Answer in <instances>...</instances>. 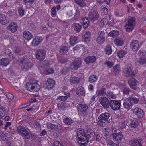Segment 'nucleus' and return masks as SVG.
<instances>
[{
  "label": "nucleus",
  "instance_id": "obj_1",
  "mask_svg": "<svg viewBox=\"0 0 146 146\" xmlns=\"http://www.w3.org/2000/svg\"><path fill=\"white\" fill-rule=\"evenodd\" d=\"M80 128H78L77 130V139L78 144L80 146H86L88 143V140L85 139V133L83 129L79 130Z\"/></svg>",
  "mask_w": 146,
  "mask_h": 146
},
{
  "label": "nucleus",
  "instance_id": "obj_2",
  "mask_svg": "<svg viewBox=\"0 0 146 146\" xmlns=\"http://www.w3.org/2000/svg\"><path fill=\"white\" fill-rule=\"evenodd\" d=\"M76 108L78 114L80 115L83 116L84 118L87 117L88 113L87 111L88 106L87 105L79 103Z\"/></svg>",
  "mask_w": 146,
  "mask_h": 146
},
{
  "label": "nucleus",
  "instance_id": "obj_3",
  "mask_svg": "<svg viewBox=\"0 0 146 146\" xmlns=\"http://www.w3.org/2000/svg\"><path fill=\"white\" fill-rule=\"evenodd\" d=\"M135 24V19L134 17L129 18L126 22L124 28L126 29L127 32H130L132 31L134 28Z\"/></svg>",
  "mask_w": 146,
  "mask_h": 146
},
{
  "label": "nucleus",
  "instance_id": "obj_4",
  "mask_svg": "<svg viewBox=\"0 0 146 146\" xmlns=\"http://www.w3.org/2000/svg\"><path fill=\"white\" fill-rule=\"evenodd\" d=\"M132 71V66L131 64H129L123 68V72L125 74L126 77L133 78L135 76V74L134 72Z\"/></svg>",
  "mask_w": 146,
  "mask_h": 146
},
{
  "label": "nucleus",
  "instance_id": "obj_5",
  "mask_svg": "<svg viewBox=\"0 0 146 146\" xmlns=\"http://www.w3.org/2000/svg\"><path fill=\"white\" fill-rule=\"evenodd\" d=\"M26 88L29 91L35 92L38 91L40 88L39 84L37 83L28 82L26 85Z\"/></svg>",
  "mask_w": 146,
  "mask_h": 146
},
{
  "label": "nucleus",
  "instance_id": "obj_6",
  "mask_svg": "<svg viewBox=\"0 0 146 146\" xmlns=\"http://www.w3.org/2000/svg\"><path fill=\"white\" fill-rule=\"evenodd\" d=\"M89 20L94 22L99 18V15L98 12L94 10H91L88 14Z\"/></svg>",
  "mask_w": 146,
  "mask_h": 146
},
{
  "label": "nucleus",
  "instance_id": "obj_7",
  "mask_svg": "<svg viewBox=\"0 0 146 146\" xmlns=\"http://www.w3.org/2000/svg\"><path fill=\"white\" fill-rule=\"evenodd\" d=\"M99 101L102 107L104 108L107 109L110 106L111 100L110 101L106 97H101L99 98Z\"/></svg>",
  "mask_w": 146,
  "mask_h": 146
},
{
  "label": "nucleus",
  "instance_id": "obj_8",
  "mask_svg": "<svg viewBox=\"0 0 146 146\" xmlns=\"http://www.w3.org/2000/svg\"><path fill=\"white\" fill-rule=\"evenodd\" d=\"M82 64V61L80 60L75 59L70 64L69 68L72 70H76L80 68Z\"/></svg>",
  "mask_w": 146,
  "mask_h": 146
},
{
  "label": "nucleus",
  "instance_id": "obj_9",
  "mask_svg": "<svg viewBox=\"0 0 146 146\" xmlns=\"http://www.w3.org/2000/svg\"><path fill=\"white\" fill-rule=\"evenodd\" d=\"M105 40V34L103 31H100L98 33L96 41L98 44H102Z\"/></svg>",
  "mask_w": 146,
  "mask_h": 146
},
{
  "label": "nucleus",
  "instance_id": "obj_10",
  "mask_svg": "<svg viewBox=\"0 0 146 146\" xmlns=\"http://www.w3.org/2000/svg\"><path fill=\"white\" fill-rule=\"evenodd\" d=\"M128 83L130 87L133 89L136 90L139 87V82L134 78L130 79Z\"/></svg>",
  "mask_w": 146,
  "mask_h": 146
},
{
  "label": "nucleus",
  "instance_id": "obj_11",
  "mask_svg": "<svg viewBox=\"0 0 146 146\" xmlns=\"http://www.w3.org/2000/svg\"><path fill=\"white\" fill-rule=\"evenodd\" d=\"M121 106V101H116L114 100H111L110 106L112 110H119Z\"/></svg>",
  "mask_w": 146,
  "mask_h": 146
},
{
  "label": "nucleus",
  "instance_id": "obj_12",
  "mask_svg": "<svg viewBox=\"0 0 146 146\" xmlns=\"http://www.w3.org/2000/svg\"><path fill=\"white\" fill-rule=\"evenodd\" d=\"M46 52L43 49H39L37 50L36 56V58L39 60H43L45 57Z\"/></svg>",
  "mask_w": 146,
  "mask_h": 146
},
{
  "label": "nucleus",
  "instance_id": "obj_13",
  "mask_svg": "<svg viewBox=\"0 0 146 146\" xmlns=\"http://www.w3.org/2000/svg\"><path fill=\"white\" fill-rule=\"evenodd\" d=\"M133 113L139 118H142L145 116V113L144 111L141 109L139 108H135L134 110Z\"/></svg>",
  "mask_w": 146,
  "mask_h": 146
},
{
  "label": "nucleus",
  "instance_id": "obj_14",
  "mask_svg": "<svg viewBox=\"0 0 146 146\" xmlns=\"http://www.w3.org/2000/svg\"><path fill=\"white\" fill-rule=\"evenodd\" d=\"M110 115L108 113H102L98 117L101 122L103 123H107L108 122V119L109 118Z\"/></svg>",
  "mask_w": 146,
  "mask_h": 146
},
{
  "label": "nucleus",
  "instance_id": "obj_15",
  "mask_svg": "<svg viewBox=\"0 0 146 146\" xmlns=\"http://www.w3.org/2000/svg\"><path fill=\"white\" fill-rule=\"evenodd\" d=\"M46 88L49 90L53 88L55 85V82L53 79L48 78L45 83Z\"/></svg>",
  "mask_w": 146,
  "mask_h": 146
},
{
  "label": "nucleus",
  "instance_id": "obj_16",
  "mask_svg": "<svg viewBox=\"0 0 146 146\" xmlns=\"http://www.w3.org/2000/svg\"><path fill=\"white\" fill-rule=\"evenodd\" d=\"M9 19L7 15L0 13V23L2 25H5L8 23Z\"/></svg>",
  "mask_w": 146,
  "mask_h": 146
},
{
  "label": "nucleus",
  "instance_id": "obj_17",
  "mask_svg": "<svg viewBox=\"0 0 146 146\" xmlns=\"http://www.w3.org/2000/svg\"><path fill=\"white\" fill-rule=\"evenodd\" d=\"M113 140L117 143L119 142L123 138V135L120 132L112 134Z\"/></svg>",
  "mask_w": 146,
  "mask_h": 146
},
{
  "label": "nucleus",
  "instance_id": "obj_18",
  "mask_svg": "<svg viewBox=\"0 0 146 146\" xmlns=\"http://www.w3.org/2000/svg\"><path fill=\"white\" fill-rule=\"evenodd\" d=\"M43 40L42 37L37 36L35 38L32 42V45L34 46H38Z\"/></svg>",
  "mask_w": 146,
  "mask_h": 146
},
{
  "label": "nucleus",
  "instance_id": "obj_19",
  "mask_svg": "<svg viewBox=\"0 0 146 146\" xmlns=\"http://www.w3.org/2000/svg\"><path fill=\"white\" fill-rule=\"evenodd\" d=\"M18 26L17 24L15 22H12L10 23L7 27L8 30H10L11 32L14 33L16 31Z\"/></svg>",
  "mask_w": 146,
  "mask_h": 146
},
{
  "label": "nucleus",
  "instance_id": "obj_20",
  "mask_svg": "<svg viewBox=\"0 0 146 146\" xmlns=\"http://www.w3.org/2000/svg\"><path fill=\"white\" fill-rule=\"evenodd\" d=\"M123 105L125 109L129 110L132 108V104L130 100L128 98H127L124 100Z\"/></svg>",
  "mask_w": 146,
  "mask_h": 146
},
{
  "label": "nucleus",
  "instance_id": "obj_21",
  "mask_svg": "<svg viewBox=\"0 0 146 146\" xmlns=\"http://www.w3.org/2000/svg\"><path fill=\"white\" fill-rule=\"evenodd\" d=\"M130 47L133 51H135L137 50L139 47L138 41L137 40H133L131 43Z\"/></svg>",
  "mask_w": 146,
  "mask_h": 146
},
{
  "label": "nucleus",
  "instance_id": "obj_22",
  "mask_svg": "<svg viewBox=\"0 0 146 146\" xmlns=\"http://www.w3.org/2000/svg\"><path fill=\"white\" fill-rule=\"evenodd\" d=\"M85 139H87L88 142L89 139L91 137H92L94 135V133L93 130L91 128H88L86 131V133H85Z\"/></svg>",
  "mask_w": 146,
  "mask_h": 146
},
{
  "label": "nucleus",
  "instance_id": "obj_23",
  "mask_svg": "<svg viewBox=\"0 0 146 146\" xmlns=\"http://www.w3.org/2000/svg\"><path fill=\"white\" fill-rule=\"evenodd\" d=\"M23 36L26 40L29 41L33 38V36L29 31H25L23 33Z\"/></svg>",
  "mask_w": 146,
  "mask_h": 146
},
{
  "label": "nucleus",
  "instance_id": "obj_24",
  "mask_svg": "<svg viewBox=\"0 0 146 146\" xmlns=\"http://www.w3.org/2000/svg\"><path fill=\"white\" fill-rule=\"evenodd\" d=\"M79 50L84 52L85 50L84 46L82 44L77 45L73 48V51L74 53Z\"/></svg>",
  "mask_w": 146,
  "mask_h": 146
},
{
  "label": "nucleus",
  "instance_id": "obj_25",
  "mask_svg": "<svg viewBox=\"0 0 146 146\" xmlns=\"http://www.w3.org/2000/svg\"><path fill=\"white\" fill-rule=\"evenodd\" d=\"M20 132L22 135L24 136L25 138L28 139L30 138V136L28 132L25 129V128H19Z\"/></svg>",
  "mask_w": 146,
  "mask_h": 146
},
{
  "label": "nucleus",
  "instance_id": "obj_26",
  "mask_svg": "<svg viewBox=\"0 0 146 146\" xmlns=\"http://www.w3.org/2000/svg\"><path fill=\"white\" fill-rule=\"evenodd\" d=\"M96 59V56H89L87 57L84 60L85 62L87 63H93L94 62Z\"/></svg>",
  "mask_w": 146,
  "mask_h": 146
},
{
  "label": "nucleus",
  "instance_id": "obj_27",
  "mask_svg": "<svg viewBox=\"0 0 146 146\" xmlns=\"http://www.w3.org/2000/svg\"><path fill=\"white\" fill-rule=\"evenodd\" d=\"M141 139H133L130 142V144L131 146H142L141 144Z\"/></svg>",
  "mask_w": 146,
  "mask_h": 146
},
{
  "label": "nucleus",
  "instance_id": "obj_28",
  "mask_svg": "<svg viewBox=\"0 0 146 146\" xmlns=\"http://www.w3.org/2000/svg\"><path fill=\"white\" fill-rule=\"evenodd\" d=\"M9 63L10 61L7 58H2L0 60V65L2 66H6Z\"/></svg>",
  "mask_w": 146,
  "mask_h": 146
},
{
  "label": "nucleus",
  "instance_id": "obj_29",
  "mask_svg": "<svg viewBox=\"0 0 146 146\" xmlns=\"http://www.w3.org/2000/svg\"><path fill=\"white\" fill-rule=\"evenodd\" d=\"M32 66V64L31 62H27L22 66V70L23 71H26L31 68Z\"/></svg>",
  "mask_w": 146,
  "mask_h": 146
},
{
  "label": "nucleus",
  "instance_id": "obj_30",
  "mask_svg": "<svg viewBox=\"0 0 146 146\" xmlns=\"http://www.w3.org/2000/svg\"><path fill=\"white\" fill-rule=\"evenodd\" d=\"M106 94V89L105 88H102L101 90H97L96 92V94L97 96H105Z\"/></svg>",
  "mask_w": 146,
  "mask_h": 146
},
{
  "label": "nucleus",
  "instance_id": "obj_31",
  "mask_svg": "<svg viewBox=\"0 0 146 146\" xmlns=\"http://www.w3.org/2000/svg\"><path fill=\"white\" fill-rule=\"evenodd\" d=\"M63 121L65 124L68 125H73L75 123L74 121L67 117L64 118Z\"/></svg>",
  "mask_w": 146,
  "mask_h": 146
},
{
  "label": "nucleus",
  "instance_id": "obj_32",
  "mask_svg": "<svg viewBox=\"0 0 146 146\" xmlns=\"http://www.w3.org/2000/svg\"><path fill=\"white\" fill-rule=\"evenodd\" d=\"M76 93L79 96L84 95L85 91L83 87L82 86H80L77 88L76 90Z\"/></svg>",
  "mask_w": 146,
  "mask_h": 146
},
{
  "label": "nucleus",
  "instance_id": "obj_33",
  "mask_svg": "<svg viewBox=\"0 0 146 146\" xmlns=\"http://www.w3.org/2000/svg\"><path fill=\"white\" fill-rule=\"evenodd\" d=\"M78 38L77 37L74 36H72L70 37L69 39V42L70 44L73 46L78 42Z\"/></svg>",
  "mask_w": 146,
  "mask_h": 146
},
{
  "label": "nucleus",
  "instance_id": "obj_34",
  "mask_svg": "<svg viewBox=\"0 0 146 146\" xmlns=\"http://www.w3.org/2000/svg\"><path fill=\"white\" fill-rule=\"evenodd\" d=\"M8 134L5 131L0 132V139L1 140L5 141L8 139Z\"/></svg>",
  "mask_w": 146,
  "mask_h": 146
},
{
  "label": "nucleus",
  "instance_id": "obj_35",
  "mask_svg": "<svg viewBox=\"0 0 146 146\" xmlns=\"http://www.w3.org/2000/svg\"><path fill=\"white\" fill-rule=\"evenodd\" d=\"M69 50L68 48L66 46H64L62 47L60 50V54L62 55L65 54Z\"/></svg>",
  "mask_w": 146,
  "mask_h": 146
},
{
  "label": "nucleus",
  "instance_id": "obj_36",
  "mask_svg": "<svg viewBox=\"0 0 146 146\" xmlns=\"http://www.w3.org/2000/svg\"><path fill=\"white\" fill-rule=\"evenodd\" d=\"M114 129H112V130H114ZM103 132L104 136L107 137L108 136H109L110 135L111 132V130L110 128H104L103 130Z\"/></svg>",
  "mask_w": 146,
  "mask_h": 146
},
{
  "label": "nucleus",
  "instance_id": "obj_37",
  "mask_svg": "<svg viewBox=\"0 0 146 146\" xmlns=\"http://www.w3.org/2000/svg\"><path fill=\"white\" fill-rule=\"evenodd\" d=\"M73 27L74 28V30L77 32H79L81 30L82 25L78 23H75L72 25Z\"/></svg>",
  "mask_w": 146,
  "mask_h": 146
},
{
  "label": "nucleus",
  "instance_id": "obj_38",
  "mask_svg": "<svg viewBox=\"0 0 146 146\" xmlns=\"http://www.w3.org/2000/svg\"><path fill=\"white\" fill-rule=\"evenodd\" d=\"M114 42L115 44L119 46H122L124 44V42L122 39L119 38H116Z\"/></svg>",
  "mask_w": 146,
  "mask_h": 146
},
{
  "label": "nucleus",
  "instance_id": "obj_39",
  "mask_svg": "<svg viewBox=\"0 0 146 146\" xmlns=\"http://www.w3.org/2000/svg\"><path fill=\"white\" fill-rule=\"evenodd\" d=\"M58 62L61 64H65L68 62V58L67 57H62L58 58Z\"/></svg>",
  "mask_w": 146,
  "mask_h": 146
},
{
  "label": "nucleus",
  "instance_id": "obj_40",
  "mask_svg": "<svg viewBox=\"0 0 146 146\" xmlns=\"http://www.w3.org/2000/svg\"><path fill=\"white\" fill-rule=\"evenodd\" d=\"M79 78L76 76H72L69 80L70 82L73 84H77L79 82Z\"/></svg>",
  "mask_w": 146,
  "mask_h": 146
},
{
  "label": "nucleus",
  "instance_id": "obj_41",
  "mask_svg": "<svg viewBox=\"0 0 146 146\" xmlns=\"http://www.w3.org/2000/svg\"><path fill=\"white\" fill-rule=\"evenodd\" d=\"M107 97L109 98L115 99L116 97V95L114 94L112 92L110 91L106 94Z\"/></svg>",
  "mask_w": 146,
  "mask_h": 146
},
{
  "label": "nucleus",
  "instance_id": "obj_42",
  "mask_svg": "<svg viewBox=\"0 0 146 146\" xmlns=\"http://www.w3.org/2000/svg\"><path fill=\"white\" fill-rule=\"evenodd\" d=\"M98 78V77L96 75H92L89 77L88 81L90 83H93L96 81Z\"/></svg>",
  "mask_w": 146,
  "mask_h": 146
},
{
  "label": "nucleus",
  "instance_id": "obj_43",
  "mask_svg": "<svg viewBox=\"0 0 146 146\" xmlns=\"http://www.w3.org/2000/svg\"><path fill=\"white\" fill-rule=\"evenodd\" d=\"M82 25L84 27L86 28L88 27L89 22L87 18L85 17L82 19Z\"/></svg>",
  "mask_w": 146,
  "mask_h": 146
},
{
  "label": "nucleus",
  "instance_id": "obj_44",
  "mask_svg": "<svg viewBox=\"0 0 146 146\" xmlns=\"http://www.w3.org/2000/svg\"><path fill=\"white\" fill-rule=\"evenodd\" d=\"M19 14L20 16H23L25 14V9L23 5H22L18 8Z\"/></svg>",
  "mask_w": 146,
  "mask_h": 146
},
{
  "label": "nucleus",
  "instance_id": "obj_45",
  "mask_svg": "<svg viewBox=\"0 0 146 146\" xmlns=\"http://www.w3.org/2000/svg\"><path fill=\"white\" fill-rule=\"evenodd\" d=\"M128 99L130 100L131 102H132V103L133 102L135 104H137L139 101L138 98L133 96H131Z\"/></svg>",
  "mask_w": 146,
  "mask_h": 146
},
{
  "label": "nucleus",
  "instance_id": "obj_46",
  "mask_svg": "<svg viewBox=\"0 0 146 146\" xmlns=\"http://www.w3.org/2000/svg\"><path fill=\"white\" fill-rule=\"evenodd\" d=\"M6 109L3 107H0V119L3 118L6 114Z\"/></svg>",
  "mask_w": 146,
  "mask_h": 146
},
{
  "label": "nucleus",
  "instance_id": "obj_47",
  "mask_svg": "<svg viewBox=\"0 0 146 146\" xmlns=\"http://www.w3.org/2000/svg\"><path fill=\"white\" fill-rule=\"evenodd\" d=\"M126 53V52L123 50H120L117 51V54L119 58H122Z\"/></svg>",
  "mask_w": 146,
  "mask_h": 146
},
{
  "label": "nucleus",
  "instance_id": "obj_48",
  "mask_svg": "<svg viewBox=\"0 0 146 146\" xmlns=\"http://www.w3.org/2000/svg\"><path fill=\"white\" fill-rule=\"evenodd\" d=\"M119 34V32L117 31L113 30L111 31L108 34V35L111 37H114L117 35Z\"/></svg>",
  "mask_w": 146,
  "mask_h": 146
},
{
  "label": "nucleus",
  "instance_id": "obj_49",
  "mask_svg": "<svg viewBox=\"0 0 146 146\" xmlns=\"http://www.w3.org/2000/svg\"><path fill=\"white\" fill-rule=\"evenodd\" d=\"M69 72V69L68 67H64L60 70V72L62 75H65Z\"/></svg>",
  "mask_w": 146,
  "mask_h": 146
},
{
  "label": "nucleus",
  "instance_id": "obj_50",
  "mask_svg": "<svg viewBox=\"0 0 146 146\" xmlns=\"http://www.w3.org/2000/svg\"><path fill=\"white\" fill-rule=\"evenodd\" d=\"M130 124L132 128H136L138 126L139 123L137 120H133L131 122Z\"/></svg>",
  "mask_w": 146,
  "mask_h": 146
},
{
  "label": "nucleus",
  "instance_id": "obj_51",
  "mask_svg": "<svg viewBox=\"0 0 146 146\" xmlns=\"http://www.w3.org/2000/svg\"><path fill=\"white\" fill-rule=\"evenodd\" d=\"M111 46L110 45H107L106 48L105 52L108 55L110 54L112 52V49Z\"/></svg>",
  "mask_w": 146,
  "mask_h": 146
},
{
  "label": "nucleus",
  "instance_id": "obj_52",
  "mask_svg": "<svg viewBox=\"0 0 146 146\" xmlns=\"http://www.w3.org/2000/svg\"><path fill=\"white\" fill-rule=\"evenodd\" d=\"M5 52V53L8 55L11 58H15L14 54L11 53V51L9 49H6Z\"/></svg>",
  "mask_w": 146,
  "mask_h": 146
},
{
  "label": "nucleus",
  "instance_id": "obj_53",
  "mask_svg": "<svg viewBox=\"0 0 146 146\" xmlns=\"http://www.w3.org/2000/svg\"><path fill=\"white\" fill-rule=\"evenodd\" d=\"M114 72L115 74H118L120 72V66L117 65L113 67Z\"/></svg>",
  "mask_w": 146,
  "mask_h": 146
},
{
  "label": "nucleus",
  "instance_id": "obj_54",
  "mask_svg": "<svg viewBox=\"0 0 146 146\" xmlns=\"http://www.w3.org/2000/svg\"><path fill=\"white\" fill-rule=\"evenodd\" d=\"M74 1L76 4L79 5L81 7H84L86 5L84 1L81 0H74Z\"/></svg>",
  "mask_w": 146,
  "mask_h": 146
},
{
  "label": "nucleus",
  "instance_id": "obj_55",
  "mask_svg": "<svg viewBox=\"0 0 146 146\" xmlns=\"http://www.w3.org/2000/svg\"><path fill=\"white\" fill-rule=\"evenodd\" d=\"M57 107L59 110L62 111L64 110L65 108V105L64 103H60L57 105Z\"/></svg>",
  "mask_w": 146,
  "mask_h": 146
},
{
  "label": "nucleus",
  "instance_id": "obj_56",
  "mask_svg": "<svg viewBox=\"0 0 146 146\" xmlns=\"http://www.w3.org/2000/svg\"><path fill=\"white\" fill-rule=\"evenodd\" d=\"M91 33L89 31H86L82 35V37L84 38H91Z\"/></svg>",
  "mask_w": 146,
  "mask_h": 146
},
{
  "label": "nucleus",
  "instance_id": "obj_57",
  "mask_svg": "<svg viewBox=\"0 0 146 146\" xmlns=\"http://www.w3.org/2000/svg\"><path fill=\"white\" fill-rule=\"evenodd\" d=\"M138 63L140 64H143L146 63V58H145L143 57H141L140 60L137 61Z\"/></svg>",
  "mask_w": 146,
  "mask_h": 146
},
{
  "label": "nucleus",
  "instance_id": "obj_58",
  "mask_svg": "<svg viewBox=\"0 0 146 146\" xmlns=\"http://www.w3.org/2000/svg\"><path fill=\"white\" fill-rule=\"evenodd\" d=\"M100 8L101 9V11L103 12L104 14L106 15L108 14V10L106 7L102 5L101 7Z\"/></svg>",
  "mask_w": 146,
  "mask_h": 146
},
{
  "label": "nucleus",
  "instance_id": "obj_59",
  "mask_svg": "<svg viewBox=\"0 0 146 146\" xmlns=\"http://www.w3.org/2000/svg\"><path fill=\"white\" fill-rule=\"evenodd\" d=\"M105 65H107V66L109 68H111L114 65L113 62L111 61H106L105 63Z\"/></svg>",
  "mask_w": 146,
  "mask_h": 146
},
{
  "label": "nucleus",
  "instance_id": "obj_60",
  "mask_svg": "<svg viewBox=\"0 0 146 146\" xmlns=\"http://www.w3.org/2000/svg\"><path fill=\"white\" fill-rule=\"evenodd\" d=\"M56 7H53L52 9L51 15L53 17H55L56 15Z\"/></svg>",
  "mask_w": 146,
  "mask_h": 146
},
{
  "label": "nucleus",
  "instance_id": "obj_61",
  "mask_svg": "<svg viewBox=\"0 0 146 146\" xmlns=\"http://www.w3.org/2000/svg\"><path fill=\"white\" fill-rule=\"evenodd\" d=\"M56 99H59L60 101H65L67 99L66 98V96H58L57 97Z\"/></svg>",
  "mask_w": 146,
  "mask_h": 146
},
{
  "label": "nucleus",
  "instance_id": "obj_62",
  "mask_svg": "<svg viewBox=\"0 0 146 146\" xmlns=\"http://www.w3.org/2000/svg\"><path fill=\"white\" fill-rule=\"evenodd\" d=\"M80 11L78 9H76V10L75 14L74 16V18L77 19L80 16Z\"/></svg>",
  "mask_w": 146,
  "mask_h": 146
},
{
  "label": "nucleus",
  "instance_id": "obj_63",
  "mask_svg": "<svg viewBox=\"0 0 146 146\" xmlns=\"http://www.w3.org/2000/svg\"><path fill=\"white\" fill-rule=\"evenodd\" d=\"M124 94H128L129 93V88L125 87L123 88L122 90Z\"/></svg>",
  "mask_w": 146,
  "mask_h": 146
},
{
  "label": "nucleus",
  "instance_id": "obj_64",
  "mask_svg": "<svg viewBox=\"0 0 146 146\" xmlns=\"http://www.w3.org/2000/svg\"><path fill=\"white\" fill-rule=\"evenodd\" d=\"M54 146H63L62 145L59 141H56L53 143Z\"/></svg>",
  "mask_w": 146,
  "mask_h": 146
}]
</instances>
